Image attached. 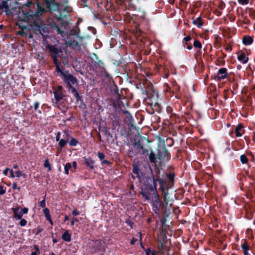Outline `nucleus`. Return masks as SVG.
Here are the masks:
<instances>
[{
    "label": "nucleus",
    "mask_w": 255,
    "mask_h": 255,
    "mask_svg": "<svg viewBox=\"0 0 255 255\" xmlns=\"http://www.w3.org/2000/svg\"><path fill=\"white\" fill-rule=\"evenodd\" d=\"M64 133L63 138H61V133L60 131L55 133V140L58 141V146L61 148H64L68 143L70 137V131L68 129H65L63 131Z\"/></svg>",
    "instance_id": "nucleus-10"
},
{
    "label": "nucleus",
    "mask_w": 255,
    "mask_h": 255,
    "mask_svg": "<svg viewBox=\"0 0 255 255\" xmlns=\"http://www.w3.org/2000/svg\"><path fill=\"white\" fill-rule=\"evenodd\" d=\"M13 212V218L15 220L21 219L23 214H27L28 212V208L24 207L22 209H20L19 207H13L11 208Z\"/></svg>",
    "instance_id": "nucleus-13"
},
{
    "label": "nucleus",
    "mask_w": 255,
    "mask_h": 255,
    "mask_svg": "<svg viewBox=\"0 0 255 255\" xmlns=\"http://www.w3.org/2000/svg\"><path fill=\"white\" fill-rule=\"evenodd\" d=\"M97 155L100 160H102L103 159H104V158L105 157V155L104 154V153L101 152H98Z\"/></svg>",
    "instance_id": "nucleus-52"
},
{
    "label": "nucleus",
    "mask_w": 255,
    "mask_h": 255,
    "mask_svg": "<svg viewBox=\"0 0 255 255\" xmlns=\"http://www.w3.org/2000/svg\"><path fill=\"white\" fill-rule=\"evenodd\" d=\"M12 188L13 189H17L18 191L20 190V187H17L16 183H13L12 185Z\"/></svg>",
    "instance_id": "nucleus-63"
},
{
    "label": "nucleus",
    "mask_w": 255,
    "mask_h": 255,
    "mask_svg": "<svg viewBox=\"0 0 255 255\" xmlns=\"http://www.w3.org/2000/svg\"><path fill=\"white\" fill-rule=\"evenodd\" d=\"M39 20H30L28 21H26L27 22H32L31 25V27L33 30V32L37 34H39L40 28V24L41 22H39L36 21H38Z\"/></svg>",
    "instance_id": "nucleus-19"
},
{
    "label": "nucleus",
    "mask_w": 255,
    "mask_h": 255,
    "mask_svg": "<svg viewBox=\"0 0 255 255\" xmlns=\"http://www.w3.org/2000/svg\"><path fill=\"white\" fill-rule=\"evenodd\" d=\"M160 100L161 99H160L158 94L154 92H153V93H152L148 98V104L149 105H150V103H153L157 101Z\"/></svg>",
    "instance_id": "nucleus-26"
},
{
    "label": "nucleus",
    "mask_w": 255,
    "mask_h": 255,
    "mask_svg": "<svg viewBox=\"0 0 255 255\" xmlns=\"http://www.w3.org/2000/svg\"><path fill=\"white\" fill-rule=\"evenodd\" d=\"M45 196H46V195H45L44 199L42 201H41L40 202H39V206L43 208H45V206H46Z\"/></svg>",
    "instance_id": "nucleus-50"
},
{
    "label": "nucleus",
    "mask_w": 255,
    "mask_h": 255,
    "mask_svg": "<svg viewBox=\"0 0 255 255\" xmlns=\"http://www.w3.org/2000/svg\"><path fill=\"white\" fill-rule=\"evenodd\" d=\"M56 72L60 73L61 77L64 83L66 85V87L68 91L73 94L75 98L76 102L82 101V97L79 95L77 90L73 86L74 85H78V80L76 77L73 76L71 74L68 73L66 70H62L61 68L56 70Z\"/></svg>",
    "instance_id": "nucleus-3"
},
{
    "label": "nucleus",
    "mask_w": 255,
    "mask_h": 255,
    "mask_svg": "<svg viewBox=\"0 0 255 255\" xmlns=\"http://www.w3.org/2000/svg\"><path fill=\"white\" fill-rule=\"evenodd\" d=\"M101 164L102 165L106 164L107 165H109L111 164V162L109 160L103 159L101 160Z\"/></svg>",
    "instance_id": "nucleus-60"
},
{
    "label": "nucleus",
    "mask_w": 255,
    "mask_h": 255,
    "mask_svg": "<svg viewBox=\"0 0 255 255\" xmlns=\"http://www.w3.org/2000/svg\"><path fill=\"white\" fill-rule=\"evenodd\" d=\"M244 127L242 124H239L235 128L234 132L236 137H241L245 133Z\"/></svg>",
    "instance_id": "nucleus-23"
},
{
    "label": "nucleus",
    "mask_w": 255,
    "mask_h": 255,
    "mask_svg": "<svg viewBox=\"0 0 255 255\" xmlns=\"http://www.w3.org/2000/svg\"><path fill=\"white\" fill-rule=\"evenodd\" d=\"M238 0V3L240 4H241L242 5H247L249 3L250 0Z\"/></svg>",
    "instance_id": "nucleus-48"
},
{
    "label": "nucleus",
    "mask_w": 255,
    "mask_h": 255,
    "mask_svg": "<svg viewBox=\"0 0 255 255\" xmlns=\"http://www.w3.org/2000/svg\"><path fill=\"white\" fill-rule=\"evenodd\" d=\"M162 194L164 204L165 206H166L169 204L170 201L169 196L168 195V191H165V192H162Z\"/></svg>",
    "instance_id": "nucleus-31"
},
{
    "label": "nucleus",
    "mask_w": 255,
    "mask_h": 255,
    "mask_svg": "<svg viewBox=\"0 0 255 255\" xmlns=\"http://www.w3.org/2000/svg\"><path fill=\"white\" fill-rule=\"evenodd\" d=\"M184 47L186 46V48L188 50H191L192 49V47H193L192 45L191 44H189L187 42H185L184 43Z\"/></svg>",
    "instance_id": "nucleus-56"
},
{
    "label": "nucleus",
    "mask_w": 255,
    "mask_h": 255,
    "mask_svg": "<svg viewBox=\"0 0 255 255\" xmlns=\"http://www.w3.org/2000/svg\"><path fill=\"white\" fill-rule=\"evenodd\" d=\"M139 181L140 182H142V185L141 186L153 185V183L151 184V182H152V177L146 175L145 172L143 173V176L142 177L141 180Z\"/></svg>",
    "instance_id": "nucleus-21"
},
{
    "label": "nucleus",
    "mask_w": 255,
    "mask_h": 255,
    "mask_svg": "<svg viewBox=\"0 0 255 255\" xmlns=\"http://www.w3.org/2000/svg\"><path fill=\"white\" fill-rule=\"evenodd\" d=\"M175 173L174 172L163 173L160 179H158L159 189L162 192H165L171 188L175 182Z\"/></svg>",
    "instance_id": "nucleus-5"
},
{
    "label": "nucleus",
    "mask_w": 255,
    "mask_h": 255,
    "mask_svg": "<svg viewBox=\"0 0 255 255\" xmlns=\"http://www.w3.org/2000/svg\"><path fill=\"white\" fill-rule=\"evenodd\" d=\"M193 46L196 48H198L200 50L202 47V45L200 41L198 39H195L194 43H193Z\"/></svg>",
    "instance_id": "nucleus-39"
},
{
    "label": "nucleus",
    "mask_w": 255,
    "mask_h": 255,
    "mask_svg": "<svg viewBox=\"0 0 255 255\" xmlns=\"http://www.w3.org/2000/svg\"><path fill=\"white\" fill-rule=\"evenodd\" d=\"M115 93L116 94V97L117 98V102H119L120 101H121V97H120V94L119 93L118 89H117L115 91Z\"/></svg>",
    "instance_id": "nucleus-58"
},
{
    "label": "nucleus",
    "mask_w": 255,
    "mask_h": 255,
    "mask_svg": "<svg viewBox=\"0 0 255 255\" xmlns=\"http://www.w3.org/2000/svg\"><path fill=\"white\" fill-rule=\"evenodd\" d=\"M126 223L129 226L131 229V228H132L133 222H132L131 220H129V219L127 220L126 221Z\"/></svg>",
    "instance_id": "nucleus-59"
},
{
    "label": "nucleus",
    "mask_w": 255,
    "mask_h": 255,
    "mask_svg": "<svg viewBox=\"0 0 255 255\" xmlns=\"http://www.w3.org/2000/svg\"><path fill=\"white\" fill-rule=\"evenodd\" d=\"M19 220H20V222L19 223V225L21 227H24V226H26V225L27 224V221L25 219H22L21 218V219H19Z\"/></svg>",
    "instance_id": "nucleus-49"
},
{
    "label": "nucleus",
    "mask_w": 255,
    "mask_h": 255,
    "mask_svg": "<svg viewBox=\"0 0 255 255\" xmlns=\"http://www.w3.org/2000/svg\"><path fill=\"white\" fill-rule=\"evenodd\" d=\"M166 141L168 142V146H172L174 144V140L172 138H167Z\"/></svg>",
    "instance_id": "nucleus-51"
},
{
    "label": "nucleus",
    "mask_w": 255,
    "mask_h": 255,
    "mask_svg": "<svg viewBox=\"0 0 255 255\" xmlns=\"http://www.w3.org/2000/svg\"><path fill=\"white\" fill-rule=\"evenodd\" d=\"M148 159L150 163L157 164V160H159L160 162L169 160L170 154L164 144L157 149L156 153L151 151L148 155Z\"/></svg>",
    "instance_id": "nucleus-4"
},
{
    "label": "nucleus",
    "mask_w": 255,
    "mask_h": 255,
    "mask_svg": "<svg viewBox=\"0 0 255 255\" xmlns=\"http://www.w3.org/2000/svg\"><path fill=\"white\" fill-rule=\"evenodd\" d=\"M217 1L218 2V3L217 5V7L220 10H223L226 6L225 3L222 0H217Z\"/></svg>",
    "instance_id": "nucleus-38"
},
{
    "label": "nucleus",
    "mask_w": 255,
    "mask_h": 255,
    "mask_svg": "<svg viewBox=\"0 0 255 255\" xmlns=\"http://www.w3.org/2000/svg\"><path fill=\"white\" fill-rule=\"evenodd\" d=\"M127 155L130 159L133 158L137 155L136 151L134 152L132 148H130L127 151Z\"/></svg>",
    "instance_id": "nucleus-36"
},
{
    "label": "nucleus",
    "mask_w": 255,
    "mask_h": 255,
    "mask_svg": "<svg viewBox=\"0 0 255 255\" xmlns=\"http://www.w3.org/2000/svg\"><path fill=\"white\" fill-rule=\"evenodd\" d=\"M55 100L57 103L59 102L64 97L63 94L58 91H54L53 92Z\"/></svg>",
    "instance_id": "nucleus-29"
},
{
    "label": "nucleus",
    "mask_w": 255,
    "mask_h": 255,
    "mask_svg": "<svg viewBox=\"0 0 255 255\" xmlns=\"http://www.w3.org/2000/svg\"><path fill=\"white\" fill-rule=\"evenodd\" d=\"M3 11H5L6 15L11 14V9L9 7L7 1L0 0V13H1Z\"/></svg>",
    "instance_id": "nucleus-17"
},
{
    "label": "nucleus",
    "mask_w": 255,
    "mask_h": 255,
    "mask_svg": "<svg viewBox=\"0 0 255 255\" xmlns=\"http://www.w3.org/2000/svg\"><path fill=\"white\" fill-rule=\"evenodd\" d=\"M157 248L159 253L162 255L164 254V250H165V246L163 243L160 242L157 245Z\"/></svg>",
    "instance_id": "nucleus-37"
},
{
    "label": "nucleus",
    "mask_w": 255,
    "mask_h": 255,
    "mask_svg": "<svg viewBox=\"0 0 255 255\" xmlns=\"http://www.w3.org/2000/svg\"><path fill=\"white\" fill-rule=\"evenodd\" d=\"M140 194L146 201H150L159 196L157 191V183H153V185L141 186Z\"/></svg>",
    "instance_id": "nucleus-6"
},
{
    "label": "nucleus",
    "mask_w": 255,
    "mask_h": 255,
    "mask_svg": "<svg viewBox=\"0 0 255 255\" xmlns=\"http://www.w3.org/2000/svg\"><path fill=\"white\" fill-rule=\"evenodd\" d=\"M228 70L226 68H221L219 69L216 75L214 77V79L216 81H220L227 78Z\"/></svg>",
    "instance_id": "nucleus-15"
},
{
    "label": "nucleus",
    "mask_w": 255,
    "mask_h": 255,
    "mask_svg": "<svg viewBox=\"0 0 255 255\" xmlns=\"http://www.w3.org/2000/svg\"><path fill=\"white\" fill-rule=\"evenodd\" d=\"M40 27L39 34L43 35L44 33H47L48 32V28L42 22L40 24Z\"/></svg>",
    "instance_id": "nucleus-35"
},
{
    "label": "nucleus",
    "mask_w": 255,
    "mask_h": 255,
    "mask_svg": "<svg viewBox=\"0 0 255 255\" xmlns=\"http://www.w3.org/2000/svg\"><path fill=\"white\" fill-rule=\"evenodd\" d=\"M159 102L160 101H157L153 103H150V105L153 110L158 113L161 112L162 109L161 104L159 103Z\"/></svg>",
    "instance_id": "nucleus-27"
},
{
    "label": "nucleus",
    "mask_w": 255,
    "mask_h": 255,
    "mask_svg": "<svg viewBox=\"0 0 255 255\" xmlns=\"http://www.w3.org/2000/svg\"><path fill=\"white\" fill-rule=\"evenodd\" d=\"M193 23L199 28H201L203 25V22L200 16L198 17L196 19L194 20Z\"/></svg>",
    "instance_id": "nucleus-33"
},
{
    "label": "nucleus",
    "mask_w": 255,
    "mask_h": 255,
    "mask_svg": "<svg viewBox=\"0 0 255 255\" xmlns=\"http://www.w3.org/2000/svg\"><path fill=\"white\" fill-rule=\"evenodd\" d=\"M36 9L35 12L32 10L31 12L28 16H24L27 19L26 21H28L30 20H40L41 18L42 14L46 12L44 6L39 2L38 0L36 1Z\"/></svg>",
    "instance_id": "nucleus-9"
},
{
    "label": "nucleus",
    "mask_w": 255,
    "mask_h": 255,
    "mask_svg": "<svg viewBox=\"0 0 255 255\" xmlns=\"http://www.w3.org/2000/svg\"><path fill=\"white\" fill-rule=\"evenodd\" d=\"M97 65L99 66V67L100 68V69L102 70V67L104 66L105 67L104 63L102 62V60H99L97 62Z\"/></svg>",
    "instance_id": "nucleus-57"
},
{
    "label": "nucleus",
    "mask_w": 255,
    "mask_h": 255,
    "mask_svg": "<svg viewBox=\"0 0 255 255\" xmlns=\"http://www.w3.org/2000/svg\"><path fill=\"white\" fill-rule=\"evenodd\" d=\"M79 142L78 140L74 137L71 136L69 138L68 144L70 146H76L79 144Z\"/></svg>",
    "instance_id": "nucleus-32"
},
{
    "label": "nucleus",
    "mask_w": 255,
    "mask_h": 255,
    "mask_svg": "<svg viewBox=\"0 0 255 255\" xmlns=\"http://www.w3.org/2000/svg\"><path fill=\"white\" fill-rule=\"evenodd\" d=\"M145 255H156L157 252L155 250L151 251L150 248H148L145 251Z\"/></svg>",
    "instance_id": "nucleus-43"
},
{
    "label": "nucleus",
    "mask_w": 255,
    "mask_h": 255,
    "mask_svg": "<svg viewBox=\"0 0 255 255\" xmlns=\"http://www.w3.org/2000/svg\"><path fill=\"white\" fill-rule=\"evenodd\" d=\"M125 17H126L125 18H127L128 20H132L133 21H134V19H133V16H130V14L128 12H126L125 14Z\"/></svg>",
    "instance_id": "nucleus-53"
},
{
    "label": "nucleus",
    "mask_w": 255,
    "mask_h": 255,
    "mask_svg": "<svg viewBox=\"0 0 255 255\" xmlns=\"http://www.w3.org/2000/svg\"><path fill=\"white\" fill-rule=\"evenodd\" d=\"M102 72L103 74L104 77H107L109 80L112 78L111 75L109 74V73L107 71L105 67H103L102 69Z\"/></svg>",
    "instance_id": "nucleus-46"
},
{
    "label": "nucleus",
    "mask_w": 255,
    "mask_h": 255,
    "mask_svg": "<svg viewBox=\"0 0 255 255\" xmlns=\"http://www.w3.org/2000/svg\"><path fill=\"white\" fill-rule=\"evenodd\" d=\"M133 145L136 146V150L137 154L140 153L141 151L142 154H145L148 153V150L143 147V145L140 143L139 140L134 142L133 143Z\"/></svg>",
    "instance_id": "nucleus-18"
},
{
    "label": "nucleus",
    "mask_w": 255,
    "mask_h": 255,
    "mask_svg": "<svg viewBox=\"0 0 255 255\" xmlns=\"http://www.w3.org/2000/svg\"><path fill=\"white\" fill-rule=\"evenodd\" d=\"M20 20H19L18 22H19ZM17 25L20 28L19 31H17V34L20 35L22 36H27V32L28 31L27 29L26 28V26L23 25L22 23H18Z\"/></svg>",
    "instance_id": "nucleus-24"
},
{
    "label": "nucleus",
    "mask_w": 255,
    "mask_h": 255,
    "mask_svg": "<svg viewBox=\"0 0 255 255\" xmlns=\"http://www.w3.org/2000/svg\"><path fill=\"white\" fill-rule=\"evenodd\" d=\"M43 213L47 220L50 219V218H51V216L50 215L49 210L48 208H45L43 209Z\"/></svg>",
    "instance_id": "nucleus-40"
},
{
    "label": "nucleus",
    "mask_w": 255,
    "mask_h": 255,
    "mask_svg": "<svg viewBox=\"0 0 255 255\" xmlns=\"http://www.w3.org/2000/svg\"><path fill=\"white\" fill-rule=\"evenodd\" d=\"M62 239L65 242H69L71 240V235L68 231H66L62 235Z\"/></svg>",
    "instance_id": "nucleus-30"
},
{
    "label": "nucleus",
    "mask_w": 255,
    "mask_h": 255,
    "mask_svg": "<svg viewBox=\"0 0 255 255\" xmlns=\"http://www.w3.org/2000/svg\"><path fill=\"white\" fill-rule=\"evenodd\" d=\"M40 103L38 101L35 102L34 104V109L35 111H37L39 107Z\"/></svg>",
    "instance_id": "nucleus-54"
},
{
    "label": "nucleus",
    "mask_w": 255,
    "mask_h": 255,
    "mask_svg": "<svg viewBox=\"0 0 255 255\" xmlns=\"http://www.w3.org/2000/svg\"><path fill=\"white\" fill-rule=\"evenodd\" d=\"M105 242L102 240H96L90 243L89 246L90 251L92 254H95L104 249V244Z\"/></svg>",
    "instance_id": "nucleus-11"
},
{
    "label": "nucleus",
    "mask_w": 255,
    "mask_h": 255,
    "mask_svg": "<svg viewBox=\"0 0 255 255\" xmlns=\"http://www.w3.org/2000/svg\"><path fill=\"white\" fill-rule=\"evenodd\" d=\"M59 58L61 59V63L62 64V67H65L68 65L69 62V59L68 56H64L63 53L62 55H61V57H59Z\"/></svg>",
    "instance_id": "nucleus-34"
},
{
    "label": "nucleus",
    "mask_w": 255,
    "mask_h": 255,
    "mask_svg": "<svg viewBox=\"0 0 255 255\" xmlns=\"http://www.w3.org/2000/svg\"><path fill=\"white\" fill-rule=\"evenodd\" d=\"M46 47L49 51V55L53 60L56 70L57 69V68H60V65L61 63L59 61L58 58L59 57H61V55L63 53V48L60 47H57L56 45H51L49 44H48Z\"/></svg>",
    "instance_id": "nucleus-7"
},
{
    "label": "nucleus",
    "mask_w": 255,
    "mask_h": 255,
    "mask_svg": "<svg viewBox=\"0 0 255 255\" xmlns=\"http://www.w3.org/2000/svg\"><path fill=\"white\" fill-rule=\"evenodd\" d=\"M43 166L44 167L47 168L48 171L51 170V167L49 163L48 158H47L46 159H45Z\"/></svg>",
    "instance_id": "nucleus-41"
},
{
    "label": "nucleus",
    "mask_w": 255,
    "mask_h": 255,
    "mask_svg": "<svg viewBox=\"0 0 255 255\" xmlns=\"http://www.w3.org/2000/svg\"><path fill=\"white\" fill-rule=\"evenodd\" d=\"M45 3L46 8L49 11H56L57 13L55 14L57 20L60 22V25L57 24L55 21L49 22L48 25L51 28L53 32H56L57 34L62 36L65 35L64 30L69 24V20L68 17V14L70 10L67 6L65 7L63 9L59 8V5L55 2V0H43Z\"/></svg>",
    "instance_id": "nucleus-1"
},
{
    "label": "nucleus",
    "mask_w": 255,
    "mask_h": 255,
    "mask_svg": "<svg viewBox=\"0 0 255 255\" xmlns=\"http://www.w3.org/2000/svg\"><path fill=\"white\" fill-rule=\"evenodd\" d=\"M241 248L244 251V255H251L249 253L250 246L248 245L246 240H245L244 243L241 245Z\"/></svg>",
    "instance_id": "nucleus-28"
},
{
    "label": "nucleus",
    "mask_w": 255,
    "mask_h": 255,
    "mask_svg": "<svg viewBox=\"0 0 255 255\" xmlns=\"http://www.w3.org/2000/svg\"><path fill=\"white\" fill-rule=\"evenodd\" d=\"M254 42V38L250 35H244L242 38L243 44L246 46L250 45Z\"/></svg>",
    "instance_id": "nucleus-25"
},
{
    "label": "nucleus",
    "mask_w": 255,
    "mask_h": 255,
    "mask_svg": "<svg viewBox=\"0 0 255 255\" xmlns=\"http://www.w3.org/2000/svg\"><path fill=\"white\" fill-rule=\"evenodd\" d=\"M91 37L90 34L80 35L79 29H72L67 37L66 44L74 50H79L81 47L85 48L87 41L90 40Z\"/></svg>",
    "instance_id": "nucleus-2"
},
{
    "label": "nucleus",
    "mask_w": 255,
    "mask_h": 255,
    "mask_svg": "<svg viewBox=\"0 0 255 255\" xmlns=\"http://www.w3.org/2000/svg\"><path fill=\"white\" fill-rule=\"evenodd\" d=\"M150 201L152 204L153 210L155 213L158 214V212L159 211L160 207L162 205L159 198V196H158L157 197H155V198L153 199V200H151Z\"/></svg>",
    "instance_id": "nucleus-16"
},
{
    "label": "nucleus",
    "mask_w": 255,
    "mask_h": 255,
    "mask_svg": "<svg viewBox=\"0 0 255 255\" xmlns=\"http://www.w3.org/2000/svg\"><path fill=\"white\" fill-rule=\"evenodd\" d=\"M172 86L173 88V93H176L177 92L179 91L180 90V87L177 84L176 81H174L172 82Z\"/></svg>",
    "instance_id": "nucleus-45"
},
{
    "label": "nucleus",
    "mask_w": 255,
    "mask_h": 255,
    "mask_svg": "<svg viewBox=\"0 0 255 255\" xmlns=\"http://www.w3.org/2000/svg\"><path fill=\"white\" fill-rule=\"evenodd\" d=\"M72 165L70 162H67L64 166L65 173L66 174H69V170L71 168Z\"/></svg>",
    "instance_id": "nucleus-44"
},
{
    "label": "nucleus",
    "mask_w": 255,
    "mask_h": 255,
    "mask_svg": "<svg viewBox=\"0 0 255 255\" xmlns=\"http://www.w3.org/2000/svg\"><path fill=\"white\" fill-rule=\"evenodd\" d=\"M238 55L237 59L243 64H246L249 60V57L246 55L245 53L242 51H239L237 53Z\"/></svg>",
    "instance_id": "nucleus-22"
},
{
    "label": "nucleus",
    "mask_w": 255,
    "mask_h": 255,
    "mask_svg": "<svg viewBox=\"0 0 255 255\" xmlns=\"http://www.w3.org/2000/svg\"><path fill=\"white\" fill-rule=\"evenodd\" d=\"M35 4L31 1H27L26 3L19 6L18 7V17L19 20L26 21L27 19L24 16H28L32 11L31 8H34Z\"/></svg>",
    "instance_id": "nucleus-8"
},
{
    "label": "nucleus",
    "mask_w": 255,
    "mask_h": 255,
    "mask_svg": "<svg viewBox=\"0 0 255 255\" xmlns=\"http://www.w3.org/2000/svg\"><path fill=\"white\" fill-rule=\"evenodd\" d=\"M84 163L86 166L89 168V170H94L95 169V161L90 157H84L83 158Z\"/></svg>",
    "instance_id": "nucleus-20"
},
{
    "label": "nucleus",
    "mask_w": 255,
    "mask_h": 255,
    "mask_svg": "<svg viewBox=\"0 0 255 255\" xmlns=\"http://www.w3.org/2000/svg\"><path fill=\"white\" fill-rule=\"evenodd\" d=\"M248 154L251 156L252 161L255 163V157L254 154L252 152H250L248 153Z\"/></svg>",
    "instance_id": "nucleus-61"
},
{
    "label": "nucleus",
    "mask_w": 255,
    "mask_h": 255,
    "mask_svg": "<svg viewBox=\"0 0 255 255\" xmlns=\"http://www.w3.org/2000/svg\"><path fill=\"white\" fill-rule=\"evenodd\" d=\"M149 169L150 171V175L152 177V183H157V181L158 179L161 178V177H160L161 169L160 167L157 165V164H154L153 170L150 167H149Z\"/></svg>",
    "instance_id": "nucleus-14"
},
{
    "label": "nucleus",
    "mask_w": 255,
    "mask_h": 255,
    "mask_svg": "<svg viewBox=\"0 0 255 255\" xmlns=\"http://www.w3.org/2000/svg\"><path fill=\"white\" fill-rule=\"evenodd\" d=\"M240 159L243 164H247L248 163V159L247 156L245 154H242L240 156Z\"/></svg>",
    "instance_id": "nucleus-42"
},
{
    "label": "nucleus",
    "mask_w": 255,
    "mask_h": 255,
    "mask_svg": "<svg viewBox=\"0 0 255 255\" xmlns=\"http://www.w3.org/2000/svg\"><path fill=\"white\" fill-rule=\"evenodd\" d=\"M79 220L77 218H73L72 221H71L70 225L71 226H74L75 222H78Z\"/></svg>",
    "instance_id": "nucleus-64"
},
{
    "label": "nucleus",
    "mask_w": 255,
    "mask_h": 255,
    "mask_svg": "<svg viewBox=\"0 0 255 255\" xmlns=\"http://www.w3.org/2000/svg\"><path fill=\"white\" fill-rule=\"evenodd\" d=\"M5 188L2 185L0 186V195H2L5 193Z\"/></svg>",
    "instance_id": "nucleus-55"
},
{
    "label": "nucleus",
    "mask_w": 255,
    "mask_h": 255,
    "mask_svg": "<svg viewBox=\"0 0 255 255\" xmlns=\"http://www.w3.org/2000/svg\"><path fill=\"white\" fill-rule=\"evenodd\" d=\"M134 23H135L136 24V25L135 26V29L136 34H139V35L140 34L142 33L141 29L140 28L141 23L136 24L137 22H134Z\"/></svg>",
    "instance_id": "nucleus-47"
},
{
    "label": "nucleus",
    "mask_w": 255,
    "mask_h": 255,
    "mask_svg": "<svg viewBox=\"0 0 255 255\" xmlns=\"http://www.w3.org/2000/svg\"><path fill=\"white\" fill-rule=\"evenodd\" d=\"M191 40V37L190 35H187L183 38V40L185 42H187Z\"/></svg>",
    "instance_id": "nucleus-62"
},
{
    "label": "nucleus",
    "mask_w": 255,
    "mask_h": 255,
    "mask_svg": "<svg viewBox=\"0 0 255 255\" xmlns=\"http://www.w3.org/2000/svg\"><path fill=\"white\" fill-rule=\"evenodd\" d=\"M132 172L136 175L139 181H141L144 172L141 168V164L138 160H134L132 164Z\"/></svg>",
    "instance_id": "nucleus-12"
}]
</instances>
